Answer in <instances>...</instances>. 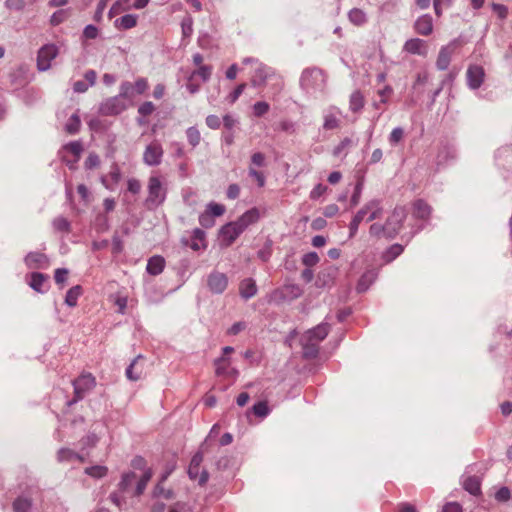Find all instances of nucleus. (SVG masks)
Here are the masks:
<instances>
[{
	"label": "nucleus",
	"instance_id": "f257e3e1",
	"mask_svg": "<svg viewBox=\"0 0 512 512\" xmlns=\"http://www.w3.org/2000/svg\"><path fill=\"white\" fill-rule=\"evenodd\" d=\"M407 210L403 206H396L387 217L384 224L374 222L369 227L371 237H386L393 239L401 230L404 221L407 218Z\"/></svg>",
	"mask_w": 512,
	"mask_h": 512
},
{
	"label": "nucleus",
	"instance_id": "f03ea898",
	"mask_svg": "<svg viewBox=\"0 0 512 512\" xmlns=\"http://www.w3.org/2000/svg\"><path fill=\"white\" fill-rule=\"evenodd\" d=\"M384 212L380 200H370L352 218L349 224V237L353 238L358 232L359 225L363 222H372L382 216Z\"/></svg>",
	"mask_w": 512,
	"mask_h": 512
},
{
	"label": "nucleus",
	"instance_id": "7ed1b4c3",
	"mask_svg": "<svg viewBox=\"0 0 512 512\" xmlns=\"http://www.w3.org/2000/svg\"><path fill=\"white\" fill-rule=\"evenodd\" d=\"M329 327L327 324H320L315 328L308 330L301 337L303 355L306 358H314L318 354V346L328 335Z\"/></svg>",
	"mask_w": 512,
	"mask_h": 512
},
{
	"label": "nucleus",
	"instance_id": "20e7f679",
	"mask_svg": "<svg viewBox=\"0 0 512 512\" xmlns=\"http://www.w3.org/2000/svg\"><path fill=\"white\" fill-rule=\"evenodd\" d=\"M243 64H245V65L253 64L255 66V73L251 79V82L254 86H261L262 84L265 83V81L268 78L274 77L276 79L275 93H278L282 89V87H283L282 79L280 77L274 75L273 73H271L270 69L268 67H266L265 65H263L262 63H260L258 61V59L253 58V57H247V58L243 59Z\"/></svg>",
	"mask_w": 512,
	"mask_h": 512
},
{
	"label": "nucleus",
	"instance_id": "39448f33",
	"mask_svg": "<svg viewBox=\"0 0 512 512\" xmlns=\"http://www.w3.org/2000/svg\"><path fill=\"white\" fill-rule=\"evenodd\" d=\"M147 190L148 195L145 203L149 209L157 208L164 202L166 198V188L164 187L160 176H150L148 180Z\"/></svg>",
	"mask_w": 512,
	"mask_h": 512
},
{
	"label": "nucleus",
	"instance_id": "423d86ee",
	"mask_svg": "<svg viewBox=\"0 0 512 512\" xmlns=\"http://www.w3.org/2000/svg\"><path fill=\"white\" fill-rule=\"evenodd\" d=\"M300 83L307 92L322 91L326 84V78L320 69H306L302 73Z\"/></svg>",
	"mask_w": 512,
	"mask_h": 512
},
{
	"label": "nucleus",
	"instance_id": "0eeeda50",
	"mask_svg": "<svg viewBox=\"0 0 512 512\" xmlns=\"http://www.w3.org/2000/svg\"><path fill=\"white\" fill-rule=\"evenodd\" d=\"M72 384L74 387V397L71 403H75L83 399L95 387L96 380L91 373H82Z\"/></svg>",
	"mask_w": 512,
	"mask_h": 512
},
{
	"label": "nucleus",
	"instance_id": "6e6552de",
	"mask_svg": "<svg viewBox=\"0 0 512 512\" xmlns=\"http://www.w3.org/2000/svg\"><path fill=\"white\" fill-rule=\"evenodd\" d=\"M460 45V40L454 39L446 46L441 47L436 60V66L439 70H446L448 68L452 55Z\"/></svg>",
	"mask_w": 512,
	"mask_h": 512
},
{
	"label": "nucleus",
	"instance_id": "1a4fd4ad",
	"mask_svg": "<svg viewBox=\"0 0 512 512\" xmlns=\"http://www.w3.org/2000/svg\"><path fill=\"white\" fill-rule=\"evenodd\" d=\"M126 104L123 98L120 96H114L106 99L99 108L102 115L112 116L118 115L126 109Z\"/></svg>",
	"mask_w": 512,
	"mask_h": 512
},
{
	"label": "nucleus",
	"instance_id": "9d476101",
	"mask_svg": "<svg viewBox=\"0 0 512 512\" xmlns=\"http://www.w3.org/2000/svg\"><path fill=\"white\" fill-rule=\"evenodd\" d=\"M203 461L202 453H196L189 464L188 474L193 480H197L200 485L205 484L208 480V473L205 470L201 471V463Z\"/></svg>",
	"mask_w": 512,
	"mask_h": 512
},
{
	"label": "nucleus",
	"instance_id": "9b49d317",
	"mask_svg": "<svg viewBox=\"0 0 512 512\" xmlns=\"http://www.w3.org/2000/svg\"><path fill=\"white\" fill-rule=\"evenodd\" d=\"M163 153L162 145L158 141H153L146 146L143 161L148 166H157L162 161Z\"/></svg>",
	"mask_w": 512,
	"mask_h": 512
},
{
	"label": "nucleus",
	"instance_id": "f8f14e48",
	"mask_svg": "<svg viewBox=\"0 0 512 512\" xmlns=\"http://www.w3.org/2000/svg\"><path fill=\"white\" fill-rule=\"evenodd\" d=\"M58 48L53 45L43 46L37 56V67L40 71H46L51 66V61L57 56Z\"/></svg>",
	"mask_w": 512,
	"mask_h": 512
},
{
	"label": "nucleus",
	"instance_id": "ddd939ff",
	"mask_svg": "<svg viewBox=\"0 0 512 512\" xmlns=\"http://www.w3.org/2000/svg\"><path fill=\"white\" fill-rule=\"evenodd\" d=\"M207 285L212 293L221 294L228 286V277L222 272L214 271L208 276Z\"/></svg>",
	"mask_w": 512,
	"mask_h": 512
},
{
	"label": "nucleus",
	"instance_id": "4468645a",
	"mask_svg": "<svg viewBox=\"0 0 512 512\" xmlns=\"http://www.w3.org/2000/svg\"><path fill=\"white\" fill-rule=\"evenodd\" d=\"M403 50L409 54L426 57L428 54V46L426 42L420 38H411L403 45Z\"/></svg>",
	"mask_w": 512,
	"mask_h": 512
},
{
	"label": "nucleus",
	"instance_id": "2eb2a0df",
	"mask_svg": "<svg viewBox=\"0 0 512 512\" xmlns=\"http://www.w3.org/2000/svg\"><path fill=\"white\" fill-rule=\"evenodd\" d=\"M145 359L143 356H137L126 369V376L131 381H137L145 373Z\"/></svg>",
	"mask_w": 512,
	"mask_h": 512
},
{
	"label": "nucleus",
	"instance_id": "dca6fc26",
	"mask_svg": "<svg viewBox=\"0 0 512 512\" xmlns=\"http://www.w3.org/2000/svg\"><path fill=\"white\" fill-rule=\"evenodd\" d=\"M484 69L478 65H471L467 70V83L471 89H478L484 80Z\"/></svg>",
	"mask_w": 512,
	"mask_h": 512
},
{
	"label": "nucleus",
	"instance_id": "f3484780",
	"mask_svg": "<svg viewBox=\"0 0 512 512\" xmlns=\"http://www.w3.org/2000/svg\"><path fill=\"white\" fill-rule=\"evenodd\" d=\"M241 235V232L234 226L233 222H229L220 229L221 241L225 246H230Z\"/></svg>",
	"mask_w": 512,
	"mask_h": 512
},
{
	"label": "nucleus",
	"instance_id": "a211bd4d",
	"mask_svg": "<svg viewBox=\"0 0 512 512\" xmlns=\"http://www.w3.org/2000/svg\"><path fill=\"white\" fill-rule=\"evenodd\" d=\"M414 30L422 36H429L433 32V19L429 14H424L414 22Z\"/></svg>",
	"mask_w": 512,
	"mask_h": 512
},
{
	"label": "nucleus",
	"instance_id": "6ab92c4d",
	"mask_svg": "<svg viewBox=\"0 0 512 512\" xmlns=\"http://www.w3.org/2000/svg\"><path fill=\"white\" fill-rule=\"evenodd\" d=\"M182 242L184 245L190 246L194 251L206 248L205 233L198 228L194 229L190 243L185 239H183Z\"/></svg>",
	"mask_w": 512,
	"mask_h": 512
},
{
	"label": "nucleus",
	"instance_id": "aec40b11",
	"mask_svg": "<svg viewBox=\"0 0 512 512\" xmlns=\"http://www.w3.org/2000/svg\"><path fill=\"white\" fill-rule=\"evenodd\" d=\"M25 263L29 268H44L48 265V259L43 253L31 252L25 257Z\"/></svg>",
	"mask_w": 512,
	"mask_h": 512
},
{
	"label": "nucleus",
	"instance_id": "412c9836",
	"mask_svg": "<svg viewBox=\"0 0 512 512\" xmlns=\"http://www.w3.org/2000/svg\"><path fill=\"white\" fill-rule=\"evenodd\" d=\"M257 292V286L253 279L246 278L239 285V293L244 299L253 297Z\"/></svg>",
	"mask_w": 512,
	"mask_h": 512
},
{
	"label": "nucleus",
	"instance_id": "4be33fe9",
	"mask_svg": "<svg viewBox=\"0 0 512 512\" xmlns=\"http://www.w3.org/2000/svg\"><path fill=\"white\" fill-rule=\"evenodd\" d=\"M57 460L59 462H74L78 461L80 463L84 462V457L80 454L76 453L72 449L69 448H61L57 452Z\"/></svg>",
	"mask_w": 512,
	"mask_h": 512
},
{
	"label": "nucleus",
	"instance_id": "5701e85b",
	"mask_svg": "<svg viewBox=\"0 0 512 512\" xmlns=\"http://www.w3.org/2000/svg\"><path fill=\"white\" fill-rule=\"evenodd\" d=\"M121 179V172L116 164H113L107 177L103 176L101 181L107 189H113V186L117 184Z\"/></svg>",
	"mask_w": 512,
	"mask_h": 512
},
{
	"label": "nucleus",
	"instance_id": "b1692460",
	"mask_svg": "<svg viewBox=\"0 0 512 512\" xmlns=\"http://www.w3.org/2000/svg\"><path fill=\"white\" fill-rule=\"evenodd\" d=\"M431 214V207L423 200L419 199L413 203V215L416 218L426 220Z\"/></svg>",
	"mask_w": 512,
	"mask_h": 512
},
{
	"label": "nucleus",
	"instance_id": "393cba45",
	"mask_svg": "<svg viewBox=\"0 0 512 512\" xmlns=\"http://www.w3.org/2000/svg\"><path fill=\"white\" fill-rule=\"evenodd\" d=\"M164 266H165V260L162 256H153L151 257L149 260H148V263H147V272L151 275H159L163 269H164Z\"/></svg>",
	"mask_w": 512,
	"mask_h": 512
},
{
	"label": "nucleus",
	"instance_id": "a878e982",
	"mask_svg": "<svg viewBox=\"0 0 512 512\" xmlns=\"http://www.w3.org/2000/svg\"><path fill=\"white\" fill-rule=\"evenodd\" d=\"M138 17L133 14H126L115 20L114 25L117 29L128 30L137 25Z\"/></svg>",
	"mask_w": 512,
	"mask_h": 512
},
{
	"label": "nucleus",
	"instance_id": "bb28decb",
	"mask_svg": "<svg viewBox=\"0 0 512 512\" xmlns=\"http://www.w3.org/2000/svg\"><path fill=\"white\" fill-rule=\"evenodd\" d=\"M463 487L472 495H479L481 493L480 480L476 476H469L463 482Z\"/></svg>",
	"mask_w": 512,
	"mask_h": 512
},
{
	"label": "nucleus",
	"instance_id": "cd10ccee",
	"mask_svg": "<svg viewBox=\"0 0 512 512\" xmlns=\"http://www.w3.org/2000/svg\"><path fill=\"white\" fill-rule=\"evenodd\" d=\"M261 217V213L258 208L254 207L249 210H247L245 213H243L239 218L241 222L246 224V226L253 225L259 221Z\"/></svg>",
	"mask_w": 512,
	"mask_h": 512
},
{
	"label": "nucleus",
	"instance_id": "c85d7f7f",
	"mask_svg": "<svg viewBox=\"0 0 512 512\" xmlns=\"http://www.w3.org/2000/svg\"><path fill=\"white\" fill-rule=\"evenodd\" d=\"M364 104L365 100L363 94L358 90L354 91L350 96V110L354 113L359 112L364 107Z\"/></svg>",
	"mask_w": 512,
	"mask_h": 512
},
{
	"label": "nucleus",
	"instance_id": "c756f323",
	"mask_svg": "<svg viewBox=\"0 0 512 512\" xmlns=\"http://www.w3.org/2000/svg\"><path fill=\"white\" fill-rule=\"evenodd\" d=\"M338 114H339V111H337V112L328 111L324 115L323 128L325 130H333V129H337L339 127L340 120L338 118Z\"/></svg>",
	"mask_w": 512,
	"mask_h": 512
},
{
	"label": "nucleus",
	"instance_id": "7c9ffc66",
	"mask_svg": "<svg viewBox=\"0 0 512 512\" xmlns=\"http://www.w3.org/2000/svg\"><path fill=\"white\" fill-rule=\"evenodd\" d=\"M215 366H216V374L219 376L225 375V374H230L233 377H236L238 374L237 370H235V369H232L228 372L229 360L224 356H222L221 358L216 360Z\"/></svg>",
	"mask_w": 512,
	"mask_h": 512
},
{
	"label": "nucleus",
	"instance_id": "2f4dec72",
	"mask_svg": "<svg viewBox=\"0 0 512 512\" xmlns=\"http://www.w3.org/2000/svg\"><path fill=\"white\" fill-rule=\"evenodd\" d=\"M349 21L356 25V26H362L367 22V16L366 13L359 9V8H353L348 13Z\"/></svg>",
	"mask_w": 512,
	"mask_h": 512
},
{
	"label": "nucleus",
	"instance_id": "473e14b6",
	"mask_svg": "<svg viewBox=\"0 0 512 512\" xmlns=\"http://www.w3.org/2000/svg\"><path fill=\"white\" fill-rule=\"evenodd\" d=\"M82 294V288L79 285H76L72 288H70L67 291L66 297H65V303L70 306L74 307L77 305V301L79 296Z\"/></svg>",
	"mask_w": 512,
	"mask_h": 512
},
{
	"label": "nucleus",
	"instance_id": "72a5a7b5",
	"mask_svg": "<svg viewBox=\"0 0 512 512\" xmlns=\"http://www.w3.org/2000/svg\"><path fill=\"white\" fill-rule=\"evenodd\" d=\"M47 277L41 273H32L29 280V285L37 292H43V286Z\"/></svg>",
	"mask_w": 512,
	"mask_h": 512
},
{
	"label": "nucleus",
	"instance_id": "f704fd0d",
	"mask_svg": "<svg viewBox=\"0 0 512 512\" xmlns=\"http://www.w3.org/2000/svg\"><path fill=\"white\" fill-rule=\"evenodd\" d=\"M353 140L349 137L344 138L333 150V155L339 157L341 155L346 156L348 150L353 146Z\"/></svg>",
	"mask_w": 512,
	"mask_h": 512
},
{
	"label": "nucleus",
	"instance_id": "c9c22d12",
	"mask_svg": "<svg viewBox=\"0 0 512 512\" xmlns=\"http://www.w3.org/2000/svg\"><path fill=\"white\" fill-rule=\"evenodd\" d=\"M212 74V67L210 65L200 66L197 70L193 71L190 75L192 80L201 78L202 82H206Z\"/></svg>",
	"mask_w": 512,
	"mask_h": 512
},
{
	"label": "nucleus",
	"instance_id": "e433bc0d",
	"mask_svg": "<svg viewBox=\"0 0 512 512\" xmlns=\"http://www.w3.org/2000/svg\"><path fill=\"white\" fill-rule=\"evenodd\" d=\"M151 477H152V471L150 469L146 470L143 473V475L141 476V478L137 482V486H136V489H135V492H134L135 496H139V495H141L144 492V490L146 489V486H147L148 482L150 481Z\"/></svg>",
	"mask_w": 512,
	"mask_h": 512
},
{
	"label": "nucleus",
	"instance_id": "4c0bfd02",
	"mask_svg": "<svg viewBox=\"0 0 512 512\" xmlns=\"http://www.w3.org/2000/svg\"><path fill=\"white\" fill-rule=\"evenodd\" d=\"M374 281V274L373 272H366L364 273L361 278L358 281L357 284V290L358 292H365L370 284Z\"/></svg>",
	"mask_w": 512,
	"mask_h": 512
},
{
	"label": "nucleus",
	"instance_id": "58836bf2",
	"mask_svg": "<svg viewBox=\"0 0 512 512\" xmlns=\"http://www.w3.org/2000/svg\"><path fill=\"white\" fill-rule=\"evenodd\" d=\"M53 228L57 232L68 233L70 232V222L65 217H56L53 220Z\"/></svg>",
	"mask_w": 512,
	"mask_h": 512
},
{
	"label": "nucleus",
	"instance_id": "ea45409f",
	"mask_svg": "<svg viewBox=\"0 0 512 512\" xmlns=\"http://www.w3.org/2000/svg\"><path fill=\"white\" fill-rule=\"evenodd\" d=\"M253 413L261 418L266 417L270 413V408L266 401H260L253 405L252 407Z\"/></svg>",
	"mask_w": 512,
	"mask_h": 512
},
{
	"label": "nucleus",
	"instance_id": "a19ab883",
	"mask_svg": "<svg viewBox=\"0 0 512 512\" xmlns=\"http://www.w3.org/2000/svg\"><path fill=\"white\" fill-rule=\"evenodd\" d=\"M225 206L219 203L210 202L207 206L205 211L208 212L210 215L215 217H220L225 213Z\"/></svg>",
	"mask_w": 512,
	"mask_h": 512
},
{
	"label": "nucleus",
	"instance_id": "79ce46f5",
	"mask_svg": "<svg viewBox=\"0 0 512 512\" xmlns=\"http://www.w3.org/2000/svg\"><path fill=\"white\" fill-rule=\"evenodd\" d=\"M404 248L400 244H393L384 254V258L387 262L393 261L396 257L402 254Z\"/></svg>",
	"mask_w": 512,
	"mask_h": 512
},
{
	"label": "nucleus",
	"instance_id": "37998d69",
	"mask_svg": "<svg viewBox=\"0 0 512 512\" xmlns=\"http://www.w3.org/2000/svg\"><path fill=\"white\" fill-rule=\"evenodd\" d=\"M64 149L75 156L74 163H76L79 160L81 153L83 151L82 144L77 141L68 143L67 145H65Z\"/></svg>",
	"mask_w": 512,
	"mask_h": 512
},
{
	"label": "nucleus",
	"instance_id": "c03bdc74",
	"mask_svg": "<svg viewBox=\"0 0 512 512\" xmlns=\"http://www.w3.org/2000/svg\"><path fill=\"white\" fill-rule=\"evenodd\" d=\"M31 502L27 498L19 497L13 502L14 512H28Z\"/></svg>",
	"mask_w": 512,
	"mask_h": 512
},
{
	"label": "nucleus",
	"instance_id": "a18cd8bd",
	"mask_svg": "<svg viewBox=\"0 0 512 512\" xmlns=\"http://www.w3.org/2000/svg\"><path fill=\"white\" fill-rule=\"evenodd\" d=\"M188 142L193 146L196 147L201 140V135L199 130L196 127H189L186 131Z\"/></svg>",
	"mask_w": 512,
	"mask_h": 512
},
{
	"label": "nucleus",
	"instance_id": "49530a36",
	"mask_svg": "<svg viewBox=\"0 0 512 512\" xmlns=\"http://www.w3.org/2000/svg\"><path fill=\"white\" fill-rule=\"evenodd\" d=\"M136 474L134 472L125 473L119 483V487L122 491H127L129 487L135 482Z\"/></svg>",
	"mask_w": 512,
	"mask_h": 512
},
{
	"label": "nucleus",
	"instance_id": "de8ad7c7",
	"mask_svg": "<svg viewBox=\"0 0 512 512\" xmlns=\"http://www.w3.org/2000/svg\"><path fill=\"white\" fill-rule=\"evenodd\" d=\"M80 125V118L76 114H74L69 118L66 124V131L70 134H75L79 131Z\"/></svg>",
	"mask_w": 512,
	"mask_h": 512
},
{
	"label": "nucleus",
	"instance_id": "09e8293b",
	"mask_svg": "<svg viewBox=\"0 0 512 512\" xmlns=\"http://www.w3.org/2000/svg\"><path fill=\"white\" fill-rule=\"evenodd\" d=\"M181 29L183 37H190L193 33V19L191 16H186L181 22Z\"/></svg>",
	"mask_w": 512,
	"mask_h": 512
},
{
	"label": "nucleus",
	"instance_id": "8fccbe9b",
	"mask_svg": "<svg viewBox=\"0 0 512 512\" xmlns=\"http://www.w3.org/2000/svg\"><path fill=\"white\" fill-rule=\"evenodd\" d=\"M135 95L133 84L129 81H124L120 85V96L125 98H132Z\"/></svg>",
	"mask_w": 512,
	"mask_h": 512
},
{
	"label": "nucleus",
	"instance_id": "3c124183",
	"mask_svg": "<svg viewBox=\"0 0 512 512\" xmlns=\"http://www.w3.org/2000/svg\"><path fill=\"white\" fill-rule=\"evenodd\" d=\"M85 473L95 478L104 477L107 474V468L105 466H92L85 469Z\"/></svg>",
	"mask_w": 512,
	"mask_h": 512
},
{
	"label": "nucleus",
	"instance_id": "603ef678",
	"mask_svg": "<svg viewBox=\"0 0 512 512\" xmlns=\"http://www.w3.org/2000/svg\"><path fill=\"white\" fill-rule=\"evenodd\" d=\"M248 173L249 176L257 182L259 187H263L265 185L266 179L263 172L258 171L256 168L252 166H249Z\"/></svg>",
	"mask_w": 512,
	"mask_h": 512
},
{
	"label": "nucleus",
	"instance_id": "864d4df0",
	"mask_svg": "<svg viewBox=\"0 0 512 512\" xmlns=\"http://www.w3.org/2000/svg\"><path fill=\"white\" fill-rule=\"evenodd\" d=\"M114 297V304L117 306V311L121 314L125 313L126 307H127V297L124 295H121L120 293H117Z\"/></svg>",
	"mask_w": 512,
	"mask_h": 512
},
{
	"label": "nucleus",
	"instance_id": "5fc2aeb1",
	"mask_svg": "<svg viewBox=\"0 0 512 512\" xmlns=\"http://www.w3.org/2000/svg\"><path fill=\"white\" fill-rule=\"evenodd\" d=\"M68 17V13L66 10H58L50 18V23L53 26H57L64 22Z\"/></svg>",
	"mask_w": 512,
	"mask_h": 512
},
{
	"label": "nucleus",
	"instance_id": "6e6d98bb",
	"mask_svg": "<svg viewBox=\"0 0 512 512\" xmlns=\"http://www.w3.org/2000/svg\"><path fill=\"white\" fill-rule=\"evenodd\" d=\"M404 137V130L400 127L394 128L389 135V142L391 145H397L400 141H402Z\"/></svg>",
	"mask_w": 512,
	"mask_h": 512
},
{
	"label": "nucleus",
	"instance_id": "4d7b16f0",
	"mask_svg": "<svg viewBox=\"0 0 512 512\" xmlns=\"http://www.w3.org/2000/svg\"><path fill=\"white\" fill-rule=\"evenodd\" d=\"M199 223L204 228H211L215 224L214 217L210 215L208 212L204 211L199 216Z\"/></svg>",
	"mask_w": 512,
	"mask_h": 512
},
{
	"label": "nucleus",
	"instance_id": "13d9d810",
	"mask_svg": "<svg viewBox=\"0 0 512 512\" xmlns=\"http://www.w3.org/2000/svg\"><path fill=\"white\" fill-rule=\"evenodd\" d=\"M319 262V256L316 252L306 253L302 258V263L307 267H312Z\"/></svg>",
	"mask_w": 512,
	"mask_h": 512
},
{
	"label": "nucleus",
	"instance_id": "bf43d9fd",
	"mask_svg": "<svg viewBox=\"0 0 512 512\" xmlns=\"http://www.w3.org/2000/svg\"><path fill=\"white\" fill-rule=\"evenodd\" d=\"M269 104L264 101L256 102L253 106V111L256 116H262L269 111Z\"/></svg>",
	"mask_w": 512,
	"mask_h": 512
},
{
	"label": "nucleus",
	"instance_id": "052dcab7",
	"mask_svg": "<svg viewBox=\"0 0 512 512\" xmlns=\"http://www.w3.org/2000/svg\"><path fill=\"white\" fill-rule=\"evenodd\" d=\"M265 165V155L261 152L253 153L251 156L250 166L252 167H263Z\"/></svg>",
	"mask_w": 512,
	"mask_h": 512
},
{
	"label": "nucleus",
	"instance_id": "680f3d73",
	"mask_svg": "<svg viewBox=\"0 0 512 512\" xmlns=\"http://www.w3.org/2000/svg\"><path fill=\"white\" fill-rule=\"evenodd\" d=\"M128 2V0H117L109 10V17L112 18L115 15L119 14L122 10L125 9L124 5Z\"/></svg>",
	"mask_w": 512,
	"mask_h": 512
},
{
	"label": "nucleus",
	"instance_id": "e2e57ef3",
	"mask_svg": "<svg viewBox=\"0 0 512 512\" xmlns=\"http://www.w3.org/2000/svg\"><path fill=\"white\" fill-rule=\"evenodd\" d=\"M135 94H143L148 89V82L145 78H138L133 84Z\"/></svg>",
	"mask_w": 512,
	"mask_h": 512
},
{
	"label": "nucleus",
	"instance_id": "0e129e2a",
	"mask_svg": "<svg viewBox=\"0 0 512 512\" xmlns=\"http://www.w3.org/2000/svg\"><path fill=\"white\" fill-rule=\"evenodd\" d=\"M510 497H511L510 490L507 487H501L495 493V499L499 502H506L510 499Z\"/></svg>",
	"mask_w": 512,
	"mask_h": 512
},
{
	"label": "nucleus",
	"instance_id": "69168bd1",
	"mask_svg": "<svg viewBox=\"0 0 512 512\" xmlns=\"http://www.w3.org/2000/svg\"><path fill=\"white\" fill-rule=\"evenodd\" d=\"M154 110H155V106L150 101L144 102L138 108L139 114H141L143 116H148V115L152 114L154 112Z\"/></svg>",
	"mask_w": 512,
	"mask_h": 512
},
{
	"label": "nucleus",
	"instance_id": "338daca9",
	"mask_svg": "<svg viewBox=\"0 0 512 512\" xmlns=\"http://www.w3.org/2000/svg\"><path fill=\"white\" fill-rule=\"evenodd\" d=\"M492 9L500 19H505L508 16V8L503 4L494 3Z\"/></svg>",
	"mask_w": 512,
	"mask_h": 512
},
{
	"label": "nucleus",
	"instance_id": "774afa93",
	"mask_svg": "<svg viewBox=\"0 0 512 512\" xmlns=\"http://www.w3.org/2000/svg\"><path fill=\"white\" fill-rule=\"evenodd\" d=\"M442 512H462V507L457 502H449L443 506Z\"/></svg>",
	"mask_w": 512,
	"mask_h": 512
}]
</instances>
